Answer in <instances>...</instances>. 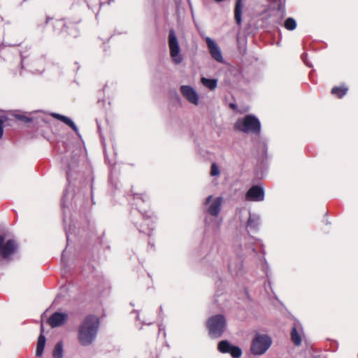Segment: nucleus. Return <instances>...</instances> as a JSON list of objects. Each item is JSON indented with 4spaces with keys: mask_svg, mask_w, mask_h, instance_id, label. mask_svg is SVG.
Returning a JSON list of instances; mask_svg holds the SVG:
<instances>
[{
    "mask_svg": "<svg viewBox=\"0 0 358 358\" xmlns=\"http://www.w3.org/2000/svg\"><path fill=\"white\" fill-rule=\"evenodd\" d=\"M220 174V170L215 163H213L210 169V175L212 176H218Z\"/></svg>",
    "mask_w": 358,
    "mask_h": 358,
    "instance_id": "obj_26",
    "label": "nucleus"
},
{
    "mask_svg": "<svg viewBox=\"0 0 358 358\" xmlns=\"http://www.w3.org/2000/svg\"><path fill=\"white\" fill-rule=\"evenodd\" d=\"M243 0H236L234 8V18L237 24L241 25L242 22Z\"/></svg>",
    "mask_w": 358,
    "mask_h": 358,
    "instance_id": "obj_18",
    "label": "nucleus"
},
{
    "mask_svg": "<svg viewBox=\"0 0 358 358\" xmlns=\"http://www.w3.org/2000/svg\"><path fill=\"white\" fill-rule=\"evenodd\" d=\"M291 340L296 346L300 345L301 343V338L296 327H294L291 331Z\"/></svg>",
    "mask_w": 358,
    "mask_h": 358,
    "instance_id": "obj_20",
    "label": "nucleus"
},
{
    "mask_svg": "<svg viewBox=\"0 0 358 358\" xmlns=\"http://www.w3.org/2000/svg\"><path fill=\"white\" fill-rule=\"evenodd\" d=\"M16 118L19 120H21L24 122H30L31 121V118L29 117H27L25 115H16Z\"/></svg>",
    "mask_w": 358,
    "mask_h": 358,
    "instance_id": "obj_27",
    "label": "nucleus"
},
{
    "mask_svg": "<svg viewBox=\"0 0 358 358\" xmlns=\"http://www.w3.org/2000/svg\"><path fill=\"white\" fill-rule=\"evenodd\" d=\"M206 43L212 57L219 62H222L223 57L217 45L210 38H206Z\"/></svg>",
    "mask_w": 358,
    "mask_h": 358,
    "instance_id": "obj_12",
    "label": "nucleus"
},
{
    "mask_svg": "<svg viewBox=\"0 0 358 358\" xmlns=\"http://www.w3.org/2000/svg\"><path fill=\"white\" fill-rule=\"evenodd\" d=\"M213 196L210 195L209 196L207 197L206 200V204H208L210 203V201H211Z\"/></svg>",
    "mask_w": 358,
    "mask_h": 358,
    "instance_id": "obj_29",
    "label": "nucleus"
},
{
    "mask_svg": "<svg viewBox=\"0 0 358 358\" xmlns=\"http://www.w3.org/2000/svg\"><path fill=\"white\" fill-rule=\"evenodd\" d=\"M180 92L189 102L198 105L199 96L193 87L189 85H182L180 87Z\"/></svg>",
    "mask_w": 358,
    "mask_h": 358,
    "instance_id": "obj_11",
    "label": "nucleus"
},
{
    "mask_svg": "<svg viewBox=\"0 0 358 358\" xmlns=\"http://www.w3.org/2000/svg\"><path fill=\"white\" fill-rule=\"evenodd\" d=\"M229 353H230L233 357L238 358L241 357L242 350L239 347L232 345Z\"/></svg>",
    "mask_w": 358,
    "mask_h": 358,
    "instance_id": "obj_25",
    "label": "nucleus"
},
{
    "mask_svg": "<svg viewBox=\"0 0 358 358\" xmlns=\"http://www.w3.org/2000/svg\"><path fill=\"white\" fill-rule=\"evenodd\" d=\"M271 339L266 335H257L251 345V352L254 355L264 354L271 346Z\"/></svg>",
    "mask_w": 358,
    "mask_h": 358,
    "instance_id": "obj_6",
    "label": "nucleus"
},
{
    "mask_svg": "<svg viewBox=\"0 0 358 358\" xmlns=\"http://www.w3.org/2000/svg\"><path fill=\"white\" fill-rule=\"evenodd\" d=\"M234 129L247 134H259L261 131V123L254 115H247L237 120L234 124Z\"/></svg>",
    "mask_w": 358,
    "mask_h": 358,
    "instance_id": "obj_2",
    "label": "nucleus"
},
{
    "mask_svg": "<svg viewBox=\"0 0 358 358\" xmlns=\"http://www.w3.org/2000/svg\"><path fill=\"white\" fill-rule=\"evenodd\" d=\"M284 27L289 31H293L296 27V22L292 17H288L284 22Z\"/></svg>",
    "mask_w": 358,
    "mask_h": 358,
    "instance_id": "obj_23",
    "label": "nucleus"
},
{
    "mask_svg": "<svg viewBox=\"0 0 358 358\" xmlns=\"http://www.w3.org/2000/svg\"><path fill=\"white\" fill-rule=\"evenodd\" d=\"M53 358H62L63 357V345L62 342H58L53 350L52 352Z\"/></svg>",
    "mask_w": 358,
    "mask_h": 358,
    "instance_id": "obj_21",
    "label": "nucleus"
},
{
    "mask_svg": "<svg viewBox=\"0 0 358 358\" xmlns=\"http://www.w3.org/2000/svg\"><path fill=\"white\" fill-rule=\"evenodd\" d=\"M131 192H132V194H133L134 199H135V200L136 199H141L143 202H145V201H147L149 199V196H148V194L144 191L141 192H135L132 189Z\"/></svg>",
    "mask_w": 358,
    "mask_h": 358,
    "instance_id": "obj_24",
    "label": "nucleus"
},
{
    "mask_svg": "<svg viewBox=\"0 0 358 358\" xmlns=\"http://www.w3.org/2000/svg\"><path fill=\"white\" fill-rule=\"evenodd\" d=\"M201 82L205 87L210 89V90H215L217 85V82L216 79H208L206 78H201Z\"/></svg>",
    "mask_w": 358,
    "mask_h": 358,
    "instance_id": "obj_19",
    "label": "nucleus"
},
{
    "mask_svg": "<svg viewBox=\"0 0 358 358\" xmlns=\"http://www.w3.org/2000/svg\"><path fill=\"white\" fill-rule=\"evenodd\" d=\"M3 123L4 120L1 118H0V138H2L3 134Z\"/></svg>",
    "mask_w": 358,
    "mask_h": 358,
    "instance_id": "obj_28",
    "label": "nucleus"
},
{
    "mask_svg": "<svg viewBox=\"0 0 358 358\" xmlns=\"http://www.w3.org/2000/svg\"><path fill=\"white\" fill-rule=\"evenodd\" d=\"M43 325L41 324V334L38 336L36 350V358H41V355L44 350L45 345V337L43 334Z\"/></svg>",
    "mask_w": 358,
    "mask_h": 358,
    "instance_id": "obj_14",
    "label": "nucleus"
},
{
    "mask_svg": "<svg viewBox=\"0 0 358 358\" xmlns=\"http://www.w3.org/2000/svg\"><path fill=\"white\" fill-rule=\"evenodd\" d=\"M229 106L232 109H236V105L234 103H230Z\"/></svg>",
    "mask_w": 358,
    "mask_h": 358,
    "instance_id": "obj_31",
    "label": "nucleus"
},
{
    "mask_svg": "<svg viewBox=\"0 0 358 358\" xmlns=\"http://www.w3.org/2000/svg\"><path fill=\"white\" fill-rule=\"evenodd\" d=\"M169 47L170 50V56L175 64H180L182 61V55L180 54V46L178 41L173 29L169 30Z\"/></svg>",
    "mask_w": 358,
    "mask_h": 358,
    "instance_id": "obj_7",
    "label": "nucleus"
},
{
    "mask_svg": "<svg viewBox=\"0 0 358 358\" xmlns=\"http://www.w3.org/2000/svg\"><path fill=\"white\" fill-rule=\"evenodd\" d=\"M231 346L227 341H222L218 343L217 349L222 353H229Z\"/></svg>",
    "mask_w": 358,
    "mask_h": 358,
    "instance_id": "obj_22",
    "label": "nucleus"
},
{
    "mask_svg": "<svg viewBox=\"0 0 358 358\" xmlns=\"http://www.w3.org/2000/svg\"><path fill=\"white\" fill-rule=\"evenodd\" d=\"M99 327V318L93 315H87L78 329V338L80 343L83 346L92 344L96 338Z\"/></svg>",
    "mask_w": 358,
    "mask_h": 358,
    "instance_id": "obj_1",
    "label": "nucleus"
},
{
    "mask_svg": "<svg viewBox=\"0 0 358 358\" xmlns=\"http://www.w3.org/2000/svg\"><path fill=\"white\" fill-rule=\"evenodd\" d=\"M252 224H253V220H252L251 218H250L248 221V226L249 227H252Z\"/></svg>",
    "mask_w": 358,
    "mask_h": 358,
    "instance_id": "obj_30",
    "label": "nucleus"
},
{
    "mask_svg": "<svg viewBox=\"0 0 358 358\" xmlns=\"http://www.w3.org/2000/svg\"><path fill=\"white\" fill-rule=\"evenodd\" d=\"M52 116L70 127L74 131L78 132V129L77 126L69 117L58 113H52Z\"/></svg>",
    "mask_w": 358,
    "mask_h": 358,
    "instance_id": "obj_16",
    "label": "nucleus"
},
{
    "mask_svg": "<svg viewBox=\"0 0 358 358\" xmlns=\"http://www.w3.org/2000/svg\"><path fill=\"white\" fill-rule=\"evenodd\" d=\"M68 320V315L64 313L55 312L50 315L47 322L52 328L61 327Z\"/></svg>",
    "mask_w": 358,
    "mask_h": 358,
    "instance_id": "obj_10",
    "label": "nucleus"
},
{
    "mask_svg": "<svg viewBox=\"0 0 358 358\" xmlns=\"http://www.w3.org/2000/svg\"><path fill=\"white\" fill-rule=\"evenodd\" d=\"M206 327L210 338H220L225 330L226 320L222 315H213L208 320Z\"/></svg>",
    "mask_w": 358,
    "mask_h": 358,
    "instance_id": "obj_3",
    "label": "nucleus"
},
{
    "mask_svg": "<svg viewBox=\"0 0 358 358\" xmlns=\"http://www.w3.org/2000/svg\"><path fill=\"white\" fill-rule=\"evenodd\" d=\"M222 199L221 197L215 198L208 207L207 212L212 216L217 217L221 210Z\"/></svg>",
    "mask_w": 358,
    "mask_h": 358,
    "instance_id": "obj_13",
    "label": "nucleus"
},
{
    "mask_svg": "<svg viewBox=\"0 0 358 358\" xmlns=\"http://www.w3.org/2000/svg\"><path fill=\"white\" fill-rule=\"evenodd\" d=\"M50 22H52L54 29L60 33H66L75 38L79 35L78 23L66 22L64 20H54L52 17H46L45 24H48Z\"/></svg>",
    "mask_w": 358,
    "mask_h": 358,
    "instance_id": "obj_4",
    "label": "nucleus"
},
{
    "mask_svg": "<svg viewBox=\"0 0 358 358\" xmlns=\"http://www.w3.org/2000/svg\"><path fill=\"white\" fill-rule=\"evenodd\" d=\"M52 116L70 127L74 131L78 132V129L77 126L69 117L58 113H52Z\"/></svg>",
    "mask_w": 358,
    "mask_h": 358,
    "instance_id": "obj_15",
    "label": "nucleus"
},
{
    "mask_svg": "<svg viewBox=\"0 0 358 358\" xmlns=\"http://www.w3.org/2000/svg\"><path fill=\"white\" fill-rule=\"evenodd\" d=\"M18 249V245L14 239H6L5 234H0V257L10 260V257L15 254Z\"/></svg>",
    "mask_w": 358,
    "mask_h": 358,
    "instance_id": "obj_5",
    "label": "nucleus"
},
{
    "mask_svg": "<svg viewBox=\"0 0 358 358\" xmlns=\"http://www.w3.org/2000/svg\"><path fill=\"white\" fill-rule=\"evenodd\" d=\"M245 199L248 201H262L264 199V191L259 185H253L245 194Z\"/></svg>",
    "mask_w": 358,
    "mask_h": 358,
    "instance_id": "obj_9",
    "label": "nucleus"
},
{
    "mask_svg": "<svg viewBox=\"0 0 358 358\" xmlns=\"http://www.w3.org/2000/svg\"><path fill=\"white\" fill-rule=\"evenodd\" d=\"M348 92V87L345 85L335 86L331 90V94L338 99L343 98Z\"/></svg>",
    "mask_w": 358,
    "mask_h": 358,
    "instance_id": "obj_17",
    "label": "nucleus"
},
{
    "mask_svg": "<svg viewBox=\"0 0 358 358\" xmlns=\"http://www.w3.org/2000/svg\"><path fill=\"white\" fill-rule=\"evenodd\" d=\"M285 15V9L282 5L279 3L277 8H273L269 10L267 20L268 23L273 26L280 25L282 24Z\"/></svg>",
    "mask_w": 358,
    "mask_h": 358,
    "instance_id": "obj_8",
    "label": "nucleus"
}]
</instances>
